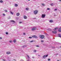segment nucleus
<instances>
[{
	"label": "nucleus",
	"instance_id": "f257e3e1",
	"mask_svg": "<svg viewBox=\"0 0 61 61\" xmlns=\"http://www.w3.org/2000/svg\"><path fill=\"white\" fill-rule=\"evenodd\" d=\"M39 37L40 38H41V39H43V38H44V36L42 35H40L39 36Z\"/></svg>",
	"mask_w": 61,
	"mask_h": 61
},
{
	"label": "nucleus",
	"instance_id": "f03ea898",
	"mask_svg": "<svg viewBox=\"0 0 61 61\" xmlns=\"http://www.w3.org/2000/svg\"><path fill=\"white\" fill-rule=\"evenodd\" d=\"M32 37L33 38H38V37L37 36L35 35H33L32 36Z\"/></svg>",
	"mask_w": 61,
	"mask_h": 61
},
{
	"label": "nucleus",
	"instance_id": "7ed1b4c3",
	"mask_svg": "<svg viewBox=\"0 0 61 61\" xmlns=\"http://www.w3.org/2000/svg\"><path fill=\"white\" fill-rule=\"evenodd\" d=\"M38 12V11L37 10H35L34 11V14L35 15H36L37 14V12Z\"/></svg>",
	"mask_w": 61,
	"mask_h": 61
},
{
	"label": "nucleus",
	"instance_id": "20e7f679",
	"mask_svg": "<svg viewBox=\"0 0 61 61\" xmlns=\"http://www.w3.org/2000/svg\"><path fill=\"white\" fill-rule=\"evenodd\" d=\"M48 55L47 54L46 55H44L43 57V58H46V57H47Z\"/></svg>",
	"mask_w": 61,
	"mask_h": 61
},
{
	"label": "nucleus",
	"instance_id": "39448f33",
	"mask_svg": "<svg viewBox=\"0 0 61 61\" xmlns=\"http://www.w3.org/2000/svg\"><path fill=\"white\" fill-rule=\"evenodd\" d=\"M36 27H34L32 28L31 30L32 31H35V30H36Z\"/></svg>",
	"mask_w": 61,
	"mask_h": 61
},
{
	"label": "nucleus",
	"instance_id": "423d86ee",
	"mask_svg": "<svg viewBox=\"0 0 61 61\" xmlns=\"http://www.w3.org/2000/svg\"><path fill=\"white\" fill-rule=\"evenodd\" d=\"M46 16V15L45 14H42L41 16V17L42 18H45V16Z\"/></svg>",
	"mask_w": 61,
	"mask_h": 61
},
{
	"label": "nucleus",
	"instance_id": "0eeeda50",
	"mask_svg": "<svg viewBox=\"0 0 61 61\" xmlns=\"http://www.w3.org/2000/svg\"><path fill=\"white\" fill-rule=\"evenodd\" d=\"M52 33H53V34H56L57 32L56 31H52Z\"/></svg>",
	"mask_w": 61,
	"mask_h": 61
},
{
	"label": "nucleus",
	"instance_id": "6e6552de",
	"mask_svg": "<svg viewBox=\"0 0 61 61\" xmlns=\"http://www.w3.org/2000/svg\"><path fill=\"white\" fill-rule=\"evenodd\" d=\"M58 31L59 32H61V28H59Z\"/></svg>",
	"mask_w": 61,
	"mask_h": 61
},
{
	"label": "nucleus",
	"instance_id": "1a4fd4ad",
	"mask_svg": "<svg viewBox=\"0 0 61 61\" xmlns=\"http://www.w3.org/2000/svg\"><path fill=\"white\" fill-rule=\"evenodd\" d=\"M24 19H26L27 18V16L25 15L24 16Z\"/></svg>",
	"mask_w": 61,
	"mask_h": 61
},
{
	"label": "nucleus",
	"instance_id": "9d476101",
	"mask_svg": "<svg viewBox=\"0 0 61 61\" xmlns=\"http://www.w3.org/2000/svg\"><path fill=\"white\" fill-rule=\"evenodd\" d=\"M6 54H11V52H6Z\"/></svg>",
	"mask_w": 61,
	"mask_h": 61
},
{
	"label": "nucleus",
	"instance_id": "9b49d317",
	"mask_svg": "<svg viewBox=\"0 0 61 61\" xmlns=\"http://www.w3.org/2000/svg\"><path fill=\"white\" fill-rule=\"evenodd\" d=\"M16 15H17V16H19V15H20V14L19 13H17L16 14Z\"/></svg>",
	"mask_w": 61,
	"mask_h": 61
},
{
	"label": "nucleus",
	"instance_id": "f8f14e48",
	"mask_svg": "<svg viewBox=\"0 0 61 61\" xmlns=\"http://www.w3.org/2000/svg\"><path fill=\"white\" fill-rule=\"evenodd\" d=\"M15 7H17L18 6V5H17V4H15Z\"/></svg>",
	"mask_w": 61,
	"mask_h": 61
},
{
	"label": "nucleus",
	"instance_id": "ddd939ff",
	"mask_svg": "<svg viewBox=\"0 0 61 61\" xmlns=\"http://www.w3.org/2000/svg\"><path fill=\"white\" fill-rule=\"evenodd\" d=\"M16 40L15 39H14L13 40V42L14 43H15L16 42Z\"/></svg>",
	"mask_w": 61,
	"mask_h": 61
},
{
	"label": "nucleus",
	"instance_id": "4468645a",
	"mask_svg": "<svg viewBox=\"0 0 61 61\" xmlns=\"http://www.w3.org/2000/svg\"><path fill=\"white\" fill-rule=\"evenodd\" d=\"M0 3H3V1L2 0H0Z\"/></svg>",
	"mask_w": 61,
	"mask_h": 61
},
{
	"label": "nucleus",
	"instance_id": "2eb2a0df",
	"mask_svg": "<svg viewBox=\"0 0 61 61\" xmlns=\"http://www.w3.org/2000/svg\"><path fill=\"white\" fill-rule=\"evenodd\" d=\"M27 46L26 45H24L22 46V47H26Z\"/></svg>",
	"mask_w": 61,
	"mask_h": 61
},
{
	"label": "nucleus",
	"instance_id": "dca6fc26",
	"mask_svg": "<svg viewBox=\"0 0 61 61\" xmlns=\"http://www.w3.org/2000/svg\"><path fill=\"white\" fill-rule=\"evenodd\" d=\"M53 22V21L52 20H50L49 21V22L50 23H52V22Z\"/></svg>",
	"mask_w": 61,
	"mask_h": 61
},
{
	"label": "nucleus",
	"instance_id": "f3484780",
	"mask_svg": "<svg viewBox=\"0 0 61 61\" xmlns=\"http://www.w3.org/2000/svg\"><path fill=\"white\" fill-rule=\"evenodd\" d=\"M58 37H61V35L60 34H58Z\"/></svg>",
	"mask_w": 61,
	"mask_h": 61
},
{
	"label": "nucleus",
	"instance_id": "a211bd4d",
	"mask_svg": "<svg viewBox=\"0 0 61 61\" xmlns=\"http://www.w3.org/2000/svg\"><path fill=\"white\" fill-rule=\"evenodd\" d=\"M10 22H13L14 23H15V22L13 20H10Z\"/></svg>",
	"mask_w": 61,
	"mask_h": 61
},
{
	"label": "nucleus",
	"instance_id": "6ab92c4d",
	"mask_svg": "<svg viewBox=\"0 0 61 61\" xmlns=\"http://www.w3.org/2000/svg\"><path fill=\"white\" fill-rule=\"evenodd\" d=\"M10 22H13L14 23H15V22L13 20H10Z\"/></svg>",
	"mask_w": 61,
	"mask_h": 61
},
{
	"label": "nucleus",
	"instance_id": "aec40b11",
	"mask_svg": "<svg viewBox=\"0 0 61 61\" xmlns=\"http://www.w3.org/2000/svg\"><path fill=\"white\" fill-rule=\"evenodd\" d=\"M27 56L28 57V58H29L30 59V57H29V56L28 55H27Z\"/></svg>",
	"mask_w": 61,
	"mask_h": 61
},
{
	"label": "nucleus",
	"instance_id": "412c9836",
	"mask_svg": "<svg viewBox=\"0 0 61 61\" xmlns=\"http://www.w3.org/2000/svg\"><path fill=\"white\" fill-rule=\"evenodd\" d=\"M29 10V8H26V10Z\"/></svg>",
	"mask_w": 61,
	"mask_h": 61
},
{
	"label": "nucleus",
	"instance_id": "4be33fe9",
	"mask_svg": "<svg viewBox=\"0 0 61 61\" xmlns=\"http://www.w3.org/2000/svg\"><path fill=\"white\" fill-rule=\"evenodd\" d=\"M10 14L12 15H13V13L12 11H10Z\"/></svg>",
	"mask_w": 61,
	"mask_h": 61
},
{
	"label": "nucleus",
	"instance_id": "5701e85b",
	"mask_svg": "<svg viewBox=\"0 0 61 61\" xmlns=\"http://www.w3.org/2000/svg\"><path fill=\"white\" fill-rule=\"evenodd\" d=\"M12 42H13V41L12 40L10 41H9L10 43H11Z\"/></svg>",
	"mask_w": 61,
	"mask_h": 61
},
{
	"label": "nucleus",
	"instance_id": "b1692460",
	"mask_svg": "<svg viewBox=\"0 0 61 61\" xmlns=\"http://www.w3.org/2000/svg\"><path fill=\"white\" fill-rule=\"evenodd\" d=\"M36 47H40V46L38 45H37L36 46Z\"/></svg>",
	"mask_w": 61,
	"mask_h": 61
},
{
	"label": "nucleus",
	"instance_id": "393cba45",
	"mask_svg": "<svg viewBox=\"0 0 61 61\" xmlns=\"http://www.w3.org/2000/svg\"><path fill=\"white\" fill-rule=\"evenodd\" d=\"M41 5H42L43 6H45V4H41Z\"/></svg>",
	"mask_w": 61,
	"mask_h": 61
},
{
	"label": "nucleus",
	"instance_id": "a878e982",
	"mask_svg": "<svg viewBox=\"0 0 61 61\" xmlns=\"http://www.w3.org/2000/svg\"><path fill=\"white\" fill-rule=\"evenodd\" d=\"M5 34H6V35H8V32H6L5 33Z\"/></svg>",
	"mask_w": 61,
	"mask_h": 61
},
{
	"label": "nucleus",
	"instance_id": "bb28decb",
	"mask_svg": "<svg viewBox=\"0 0 61 61\" xmlns=\"http://www.w3.org/2000/svg\"><path fill=\"white\" fill-rule=\"evenodd\" d=\"M36 52V50H34V52Z\"/></svg>",
	"mask_w": 61,
	"mask_h": 61
},
{
	"label": "nucleus",
	"instance_id": "cd10ccee",
	"mask_svg": "<svg viewBox=\"0 0 61 61\" xmlns=\"http://www.w3.org/2000/svg\"><path fill=\"white\" fill-rule=\"evenodd\" d=\"M34 41H30V43H31V42H34Z\"/></svg>",
	"mask_w": 61,
	"mask_h": 61
},
{
	"label": "nucleus",
	"instance_id": "c85d7f7f",
	"mask_svg": "<svg viewBox=\"0 0 61 61\" xmlns=\"http://www.w3.org/2000/svg\"><path fill=\"white\" fill-rule=\"evenodd\" d=\"M48 30L49 31H51V29H48Z\"/></svg>",
	"mask_w": 61,
	"mask_h": 61
},
{
	"label": "nucleus",
	"instance_id": "c756f323",
	"mask_svg": "<svg viewBox=\"0 0 61 61\" xmlns=\"http://www.w3.org/2000/svg\"><path fill=\"white\" fill-rule=\"evenodd\" d=\"M47 10H50V8H47Z\"/></svg>",
	"mask_w": 61,
	"mask_h": 61
},
{
	"label": "nucleus",
	"instance_id": "7c9ffc66",
	"mask_svg": "<svg viewBox=\"0 0 61 61\" xmlns=\"http://www.w3.org/2000/svg\"><path fill=\"white\" fill-rule=\"evenodd\" d=\"M5 12H7V10H5Z\"/></svg>",
	"mask_w": 61,
	"mask_h": 61
},
{
	"label": "nucleus",
	"instance_id": "2f4dec72",
	"mask_svg": "<svg viewBox=\"0 0 61 61\" xmlns=\"http://www.w3.org/2000/svg\"><path fill=\"white\" fill-rule=\"evenodd\" d=\"M3 16H5V14H3Z\"/></svg>",
	"mask_w": 61,
	"mask_h": 61
},
{
	"label": "nucleus",
	"instance_id": "473e14b6",
	"mask_svg": "<svg viewBox=\"0 0 61 61\" xmlns=\"http://www.w3.org/2000/svg\"><path fill=\"white\" fill-rule=\"evenodd\" d=\"M57 10V9H55L54 10V11H56Z\"/></svg>",
	"mask_w": 61,
	"mask_h": 61
},
{
	"label": "nucleus",
	"instance_id": "72a5a7b5",
	"mask_svg": "<svg viewBox=\"0 0 61 61\" xmlns=\"http://www.w3.org/2000/svg\"><path fill=\"white\" fill-rule=\"evenodd\" d=\"M41 42H44V41H43V40H41Z\"/></svg>",
	"mask_w": 61,
	"mask_h": 61
},
{
	"label": "nucleus",
	"instance_id": "f704fd0d",
	"mask_svg": "<svg viewBox=\"0 0 61 61\" xmlns=\"http://www.w3.org/2000/svg\"><path fill=\"white\" fill-rule=\"evenodd\" d=\"M48 61H50V59L49 58H48Z\"/></svg>",
	"mask_w": 61,
	"mask_h": 61
},
{
	"label": "nucleus",
	"instance_id": "c9c22d12",
	"mask_svg": "<svg viewBox=\"0 0 61 61\" xmlns=\"http://www.w3.org/2000/svg\"><path fill=\"white\" fill-rule=\"evenodd\" d=\"M58 27H56L55 28V29H58Z\"/></svg>",
	"mask_w": 61,
	"mask_h": 61
},
{
	"label": "nucleus",
	"instance_id": "e433bc0d",
	"mask_svg": "<svg viewBox=\"0 0 61 61\" xmlns=\"http://www.w3.org/2000/svg\"><path fill=\"white\" fill-rule=\"evenodd\" d=\"M29 38H32V37H29Z\"/></svg>",
	"mask_w": 61,
	"mask_h": 61
},
{
	"label": "nucleus",
	"instance_id": "4c0bfd02",
	"mask_svg": "<svg viewBox=\"0 0 61 61\" xmlns=\"http://www.w3.org/2000/svg\"><path fill=\"white\" fill-rule=\"evenodd\" d=\"M53 5V3H52V4H51V5Z\"/></svg>",
	"mask_w": 61,
	"mask_h": 61
},
{
	"label": "nucleus",
	"instance_id": "58836bf2",
	"mask_svg": "<svg viewBox=\"0 0 61 61\" xmlns=\"http://www.w3.org/2000/svg\"><path fill=\"white\" fill-rule=\"evenodd\" d=\"M56 30V28L54 29H53V30H54V31H55V30Z\"/></svg>",
	"mask_w": 61,
	"mask_h": 61
},
{
	"label": "nucleus",
	"instance_id": "ea45409f",
	"mask_svg": "<svg viewBox=\"0 0 61 61\" xmlns=\"http://www.w3.org/2000/svg\"><path fill=\"white\" fill-rule=\"evenodd\" d=\"M22 23V22H19V24H21V23Z\"/></svg>",
	"mask_w": 61,
	"mask_h": 61
},
{
	"label": "nucleus",
	"instance_id": "a19ab883",
	"mask_svg": "<svg viewBox=\"0 0 61 61\" xmlns=\"http://www.w3.org/2000/svg\"><path fill=\"white\" fill-rule=\"evenodd\" d=\"M2 39V38L1 37H0V39Z\"/></svg>",
	"mask_w": 61,
	"mask_h": 61
},
{
	"label": "nucleus",
	"instance_id": "79ce46f5",
	"mask_svg": "<svg viewBox=\"0 0 61 61\" xmlns=\"http://www.w3.org/2000/svg\"><path fill=\"white\" fill-rule=\"evenodd\" d=\"M32 58H33L34 59L35 58V57L33 56L32 57Z\"/></svg>",
	"mask_w": 61,
	"mask_h": 61
},
{
	"label": "nucleus",
	"instance_id": "37998d69",
	"mask_svg": "<svg viewBox=\"0 0 61 61\" xmlns=\"http://www.w3.org/2000/svg\"><path fill=\"white\" fill-rule=\"evenodd\" d=\"M33 19H36V18H33Z\"/></svg>",
	"mask_w": 61,
	"mask_h": 61
},
{
	"label": "nucleus",
	"instance_id": "c03bdc74",
	"mask_svg": "<svg viewBox=\"0 0 61 61\" xmlns=\"http://www.w3.org/2000/svg\"><path fill=\"white\" fill-rule=\"evenodd\" d=\"M23 34L24 35H25V33H24Z\"/></svg>",
	"mask_w": 61,
	"mask_h": 61
},
{
	"label": "nucleus",
	"instance_id": "a18cd8bd",
	"mask_svg": "<svg viewBox=\"0 0 61 61\" xmlns=\"http://www.w3.org/2000/svg\"><path fill=\"white\" fill-rule=\"evenodd\" d=\"M59 1L61 2V0H59Z\"/></svg>",
	"mask_w": 61,
	"mask_h": 61
},
{
	"label": "nucleus",
	"instance_id": "49530a36",
	"mask_svg": "<svg viewBox=\"0 0 61 61\" xmlns=\"http://www.w3.org/2000/svg\"><path fill=\"white\" fill-rule=\"evenodd\" d=\"M40 56V55H38V56Z\"/></svg>",
	"mask_w": 61,
	"mask_h": 61
},
{
	"label": "nucleus",
	"instance_id": "de8ad7c7",
	"mask_svg": "<svg viewBox=\"0 0 61 61\" xmlns=\"http://www.w3.org/2000/svg\"><path fill=\"white\" fill-rule=\"evenodd\" d=\"M3 61H5V60H3Z\"/></svg>",
	"mask_w": 61,
	"mask_h": 61
},
{
	"label": "nucleus",
	"instance_id": "09e8293b",
	"mask_svg": "<svg viewBox=\"0 0 61 61\" xmlns=\"http://www.w3.org/2000/svg\"><path fill=\"white\" fill-rule=\"evenodd\" d=\"M14 60L15 61H16V60H15V59H14Z\"/></svg>",
	"mask_w": 61,
	"mask_h": 61
},
{
	"label": "nucleus",
	"instance_id": "8fccbe9b",
	"mask_svg": "<svg viewBox=\"0 0 61 61\" xmlns=\"http://www.w3.org/2000/svg\"><path fill=\"white\" fill-rule=\"evenodd\" d=\"M57 61H59V60H57Z\"/></svg>",
	"mask_w": 61,
	"mask_h": 61
},
{
	"label": "nucleus",
	"instance_id": "3c124183",
	"mask_svg": "<svg viewBox=\"0 0 61 61\" xmlns=\"http://www.w3.org/2000/svg\"><path fill=\"white\" fill-rule=\"evenodd\" d=\"M46 35H47V34L46 33Z\"/></svg>",
	"mask_w": 61,
	"mask_h": 61
},
{
	"label": "nucleus",
	"instance_id": "603ef678",
	"mask_svg": "<svg viewBox=\"0 0 61 61\" xmlns=\"http://www.w3.org/2000/svg\"><path fill=\"white\" fill-rule=\"evenodd\" d=\"M28 1H30V0H28Z\"/></svg>",
	"mask_w": 61,
	"mask_h": 61
}]
</instances>
